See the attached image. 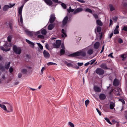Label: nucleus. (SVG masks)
<instances>
[{
    "label": "nucleus",
    "mask_w": 127,
    "mask_h": 127,
    "mask_svg": "<svg viewBox=\"0 0 127 127\" xmlns=\"http://www.w3.org/2000/svg\"><path fill=\"white\" fill-rule=\"evenodd\" d=\"M14 24L13 20L11 19L9 21V27L11 30L13 29V27Z\"/></svg>",
    "instance_id": "8"
},
{
    "label": "nucleus",
    "mask_w": 127,
    "mask_h": 127,
    "mask_svg": "<svg viewBox=\"0 0 127 127\" xmlns=\"http://www.w3.org/2000/svg\"><path fill=\"white\" fill-rule=\"evenodd\" d=\"M119 33V32L118 29H115L114 32V33L115 34H118Z\"/></svg>",
    "instance_id": "41"
},
{
    "label": "nucleus",
    "mask_w": 127,
    "mask_h": 127,
    "mask_svg": "<svg viewBox=\"0 0 127 127\" xmlns=\"http://www.w3.org/2000/svg\"><path fill=\"white\" fill-rule=\"evenodd\" d=\"M55 15L52 14L50 16L49 22L51 23H53L55 21Z\"/></svg>",
    "instance_id": "10"
},
{
    "label": "nucleus",
    "mask_w": 127,
    "mask_h": 127,
    "mask_svg": "<svg viewBox=\"0 0 127 127\" xmlns=\"http://www.w3.org/2000/svg\"><path fill=\"white\" fill-rule=\"evenodd\" d=\"M124 54H122L121 55V57L122 58V60H124L126 58V57L124 56Z\"/></svg>",
    "instance_id": "56"
},
{
    "label": "nucleus",
    "mask_w": 127,
    "mask_h": 127,
    "mask_svg": "<svg viewBox=\"0 0 127 127\" xmlns=\"http://www.w3.org/2000/svg\"><path fill=\"white\" fill-rule=\"evenodd\" d=\"M27 71V70L25 69H23L22 70V72L24 73H26Z\"/></svg>",
    "instance_id": "52"
},
{
    "label": "nucleus",
    "mask_w": 127,
    "mask_h": 127,
    "mask_svg": "<svg viewBox=\"0 0 127 127\" xmlns=\"http://www.w3.org/2000/svg\"><path fill=\"white\" fill-rule=\"evenodd\" d=\"M25 32L28 36L30 37H32V36L33 33L32 32L30 31L26 30H25Z\"/></svg>",
    "instance_id": "18"
},
{
    "label": "nucleus",
    "mask_w": 127,
    "mask_h": 127,
    "mask_svg": "<svg viewBox=\"0 0 127 127\" xmlns=\"http://www.w3.org/2000/svg\"><path fill=\"white\" fill-rule=\"evenodd\" d=\"M10 63H11L9 62L8 63V64H5V67L6 69L7 70L9 69Z\"/></svg>",
    "instance_id": "28"
},
{
    "label": "nucleus",
    "mask_w": 127,
    "mask_h": 127,
    "mask_svg": "<svg viewBox=\"0 0 127 127\" xmlns=\"http://www.w3.org/2000/svg\"><path fill=\"white\" fill-rule=\"evenodd\" d=\"M22 9L23 8H19V9L18 10V16H19V15H22Z\"/></svg>",
    "instance_id": "31"
},
{
    "label": "nucleus",
    "mask_w": 127,
    "mask_h": 127,
    "mask_svg": "<svg viewBox=\"0 0 127 127\" xmlns=\"http://www.w3.org/2000/svg\"><path fill=\"white\" fill-rule=\"evenodd\" d=\"M12 45L11 43L6 42L3 45V46H0V49L5 52H7L10 51L11 48L10 47Z\"/></svg>",
    "instance_id": "1"
},
{
    "label": "nucleus",
    "mask_w": 127,
    "mask_h": 127,
    "mask_svg": "<svg viewBox=\"0 0 127 127\" xmlns=\"http://www.w3.org/2000/svg\"><path fill=\"white\" fill-rule=\"evenodd\" d=\"M125 113H126L125 115V119L127 120V110L125 111Z\"/></svg>",
    "instance_id": "58"
},
{
    "label": "nucleus",
    "mask_w": 127,
    "mask_h": 127,
    "mask_svg": "<svg viewBox=\"0 0 127 127\" xmlns=\"http://www.w3.org/2000/svg\"><path fill=\"white\" fill-rule=\"evenodd\" d=\"M100 45L99 42L97 41L94 44V48L97 49L99 47Z\"/></svg>",
    "instance_id": "19"
},
{
    "label": "nucleus",
    "mask_w": 127,
    "mask_h": 127,
    "mask_svg": "<svg viewBox=\"0 0 127 127\" xmlns=\"http://www.w3.org/2000/svg\"><path fill=\"white\" fill-rule=\"evenodd\" d=\"M61 46L62 49H65V48L64 44L62 43L61 45Z\"/></svg>",
    "instance_id": "57"
},
{
    "label": "nucleus",
    "mask_w": 127,
    "mask_h": 127,
    "mask_svg": "<svg viewBox=\"0 0 127 127\" xmlns=\"http://www.w3.org/2000/svg\"><path fill=\"white\" fill-rule=\"evenodd\" d=\"M15 5V4H10L9 5H5L4 6L3 8H11L14 6Z\"/></svg>",
    "instance_id": "24"
},
{
    "label": "nucleus",
    "mask_w": 127,
    "mask_h": 127,
    "mask_svg": "<svg viewBox=\"0 0 127 127\" xmlns=\"http://www.w3.org/2000/svg\"><path fill=\"white\" fill-rule=\"evenodd\" d=\"M61 5L63 8H66V4L64 3H61Z\"/></svg>",
    "instance_id": "51"
},
{
    "label": "nucleus",
    "mask_w": 127,
    "mask_h": 127,
    "mask_svg": "<svg viewBox=\"0 0 127 127\" xmlns=\"http://www.w3.org/2000/svg\"><path fill=\"white\" fill-rule=\"evenodd\" d=\"M101 28L100 26H98L97 27V31L98 32H100L101 31Z\"/></svg>",
    "instance_id": "37"
},
{
    "label": "nucleus",
    "mask_w": 127,
    "mask_h": 127,
    "mask_svg": "<svg viewBox=\"0 0 127 127\" xmlns=\"http://www.w3.org/2000/svg\"><path fill=\"white\" fill-rule=\"evenodd\" d=\"M65 49H61L60 50V55L61 56L64 55L65 53Z\"/></svg>",
    "instance_id": "29"
},
{
    "label": "nucleus",
    "mask_w": 127,
    "mask_h": 127,
    "mask_svg": "<svg viewBox=\"0 0 127 127\" xmlns=\"http://www.w3.org/2000/svg\"><path fill=\"white\" fill-rule=\"evenodd\" d=\"M100 67L104 69H108V68L107 66V65L105 64H102L100 66Z\"/></svg>",
    "instance_id": "20"
},
{
    "label": "nucleus",
    "mask_w": 127,
    "mask_h": 127,
    "mask_svg": "<svg viewBox=\"0 0 127 127\" xmlns=\"http://www.w3.org/2000/svg\"><path fill=\"white\" fill-rule=\"evenodd\" d=\"M43 56L46 59H49L50 57V55L49 52L45 50H44L43 52Z\"/></svg>",
    "instance_id": "9"
},
{
    "label": "nucleus",
    "mask_w": 127,
    "mask_h": 127,
    "mask_svg": "<svg viewBox=\"0 0 127 127\" xmlns=\"http://www.w3.org/2000/svg\"><path fill=\"white\" fill-rule=\"evenodd\" d=\"M54 25L53 24H50L48 27V29L49 30H52L54 27Z\"/></svg>",
    "instance_id": "23"
},
{
    "label": "nucleus",
    "mask_w": 127,
    "mask_h": 127,
    "mask_svg": "<svg viewBox=\"0 0 127 127\" xmlns=\"http://www.w3.org/2000/svg\"><path fill=\"white\" fill-rule=\"evenodd\" d=\"M74 9H72L71 8H68L67 9V11L69 13L71 12H73L74 14H75L76 13L81 12L82 11L83 8H77L74 11Z\"/></svg>",
    "instance_id": "3"
},
{
    "label": "nucleus",
    "mask_w": 127,
    "mask_h": 127,
    "mask_svg": "<svg viewBox=\"0 0 127 127\" xmlns=\"http://www.w3.org/2000/svg\"><path fill=\"white\" fill-rule=\"evenodd\" d=\"M37 37L43 39L44 38V36L40 34L37 36Z\"/></svg>",
    "instance_id": "46"
},
{
    "label": "nucleus",
    "mask_w": 127,
    "mask_h": 127,
    "mask_svg": "<svg viewBox=\"0 0 127 127\" xmlns=\"http://www.w3.org/2000/svg\"><path fill=\"white\" fill-rule=\"evenodd\" d=\"M68 13H67V16L64 18L62 21V25L63 26H64L66 24L69 22L70 20V19H69V20H68Z\"/></svg>",
    "instance_id": "6"
},
{
    "label": "nucleus",
    "mask_w": 127,
    "mask_h": 127,
    "mask_svg": "<svg viewBox=\"0 0 127 127\" xmlns=\"http://www.w3.org/2000/svg\"><path fill=\"white\" fill-rule=\"evenodd\" d=\"M122 30L127 32V27L126 26H124L123 28L122 29Z\"/></svg>",
    "instance_id": "53"
},
{
    "label": "nucleus",
    "mask_w": 127,
    "mask_h": 127,
    "mask_svg": "<svg viewBox=\"0 0 127 127\" xmlns=\"http://www.w3.org/2000/svg\"><path fill=\"white\" fill-rule=\"evenodd\" d=\"M0 107L2 108L4 110L6 111L7 108L5 105L0 104Z\"/></svg>",
    "instance_id": "27"
},
{
    "label": "nucleus",
    "mask_w": 127,
    "mask_h": 127,
    "mask_svg": "<svg viewBox=\"0 0 127 127\" xmlns=\"http://www.w3.org/2000/svg\"><path fill=\"white\" fill-rule=\"evenodd\" d=\"M65 64L67 65V66L69 67H70L72 66V64L71 63H68L67 62H65Z\"/></svg>",
    "instance_id": "42"
},
{
    "label": "nucleus",
    "mask_w": 127,
    "mask_h": 127,
    "mask_svg": "<svg viewBox=\"0 0 127 127\" xmlns=\"http://www.w3.org/2000/svg\"><path fill=\"white\" fill-rule=\"evenodd\" d=\"M95 72L99 75H102L104 73V71L101 68H97L95 70Z\"/></svg>",
    "instance_id": "5"
},
{
    "label": "nucleus",
    "mask_w": 127,
    "mask_h": 127,
    "mask_svg": "<svg viewBox=\"0 0 127 127\" xmlns=\"http://www.w3.org/2000/svg\"><path fill=\"white\" fill-rule=\"evenodd\" d=\"M36 43L41 49L42 50L43 49V46L41 44L38 43Z\"/></svg>",
    "instance_id": "38"
},
{
    "label": "nucleus",
    "mask_w": 127,
    "mask_h": 127,
    "mask_svg": "<svg viewBox=\"0 0 127 127\" xmlns=\"http://www.w3.org/2000/svg\"><path fill=\"white\" fill-rule=\"evenodd\" d=\"M44 1L48 5L51 6L53 4V2L51 0H44Z\"/></svg>",
    "instance_id": "16"
},
{
    "label": "nucleus",
    "mask_w": 127,
    "mask_h": 127,
    "mask_svg": "<svg viewBox=\"0 0 127 127\" xmlns=\"http://www.w3.org/2000/svg\"><path fill=\"white\" fill-rule=\"evenodd\" d=\"M96 22L97 24L99 26H101L103 25L102 22L100 20L98 19L96 21Z\"/></svg>",
    "instance_id": "26"
},
{
    "label": "nucleus",
    "mask_w": 127,
    "mask_h": 127,
    "mask_svg": "<svg viewBox=\"0 0 127 127\" xmlns=\"http://www.w3.org/2000/svg\"><path fill=\"white\" fill-rule=\"evenodd\" d=\"M96 110L97 111V112H98V113L99 115L100 116L101 115V112L99 110V109L97 108H96Z\"/></svg>",
    "instance_id": "61"
},
{
    "label": "nucleus",
    "mask_w": 127,
    "mask_h": 127,
    "mask_svg": "<svg viewBox=\"0 0 127 127\" xmlns=\"http://www.w3.org/2000/svg\"><path fill=\"white\" fill-rule=\"evenodd\" d=\"M119 100L122 102V103L124 104H125V101L124 100V99H122L119 98Z\"/></svg>",
    "instance_id": "48"
},
{
    "label": "nucleus",
    "mask_w": 127,
    "mask_h": 127,
    "mask_svg": "<svg viewBox=\"0 0 127 127\" xmlns=\"http://www.w3.org/2000/svg\"><path fill=\"white\" fill-rule=\"evenodd\" d=\"M78 53H79L78 55H79V56L85 57L86 55V53L84 51H78Z\"/></svg>",
    "instance_id": "11"
},
{
    "label": "nucleus",
    "mask_w": 127,
    "mask_h": 127,
    "mask_svg": "<svg viewBox=\"0 0 127 127\" xmlns=\"http://www.w3.org/2000/svg\"><path fill=\"white\" fill-rule=\"evenodd\" d=\"M96 60L95 59H94L90 61V62H91L90 64L92 65L95 62Z\"/></svg>",
    "instance_id": "44"
},
{
    "label": "nucleus",
    "mask_w": 127,
    "mask_h": 127,
    "mask_svg": "<svg viewBox=\"0 0 127 127\" xmlns=\"http://www.w3.org/2000/svg\"><path fill=\"white\" fill-rule=\"evenodd\" d=\"M124 6L125 7H127V3H124L123 4Z\"/></svg>",
    "instance_id": "64"
},
{
    "label": "nucleus",
    "mask_w": 127,
    "mask_h": 127,
    "mask_svg": "<svg viewBox=\"0 0 127 127\" xmlns=\"http://www.w3.org/2000/svg\"><path fill=\"white\" fill-rule=\"evenodd\" d=\"M13 50L16 54L20 55L21 52V49L20 47H17L16 45H13Z\"/></svg>",
    "instance_id": "2"
},
{
    "label": "nucleus",
    "mask_w": 127,
    "mask_h": 127,
    "mask_svg": "<svg viewBox=\"0 0 127 127\" xmlns=\"http://www.w3.org/2000/svg\"><path fill=\"white\" fill-rule=\"evenodd\" d=\"M115 106V103L113 102H110V108L111 109H113Z\"/></svg>",
    "instance_id": "25"
},
{
    "label": "nucleus",
    "mask_w": 127,
    "mask_h": 127,
    "mask_svg": "<svg viewBox=\"0 0 127 127\" xmlns=\"http://www.w3.org/2000/svg\"><path fill=\"white\" fill-rule=\"evenodd\" d=\"M104 119L106 120L107 122L110 125H112V124L110 122L109 119L107 117L105 118Z\"/></svg>",
    "instance_id": "33"
},
{
    "label": "nucleus",
    "mask_w": 127,
    "mask_h": 127,
    "mask_svg": "<svg viewBox=\"0 0 127 127\" xmlns=\"http://www.w3.org/2000/svg\"><path fill=\"white\" fill-rule=\"evenodd\" d=\"M7 107L8 110L7 109L6 111L8 112H12L13 111V108L11 105L9 104H8L7 106Z\"/></svg>",
    "instance_id": "15"
},
{
    "label": "nucleus",
    "mask_w": 127,
    "mask_h": 127,
    "mask_svg": "<svg viewBox=\"0 0 127 127\" xmlns=\"http://www.w3.org/2000/svg\"><path fill=\"white\" fill-rule=\"evenodd\" d=\"M68 125H69L70 127H74V124L71 122H69L68 123Z\"/></svg>",
    "instance_id": "43"
},
{
    "label": "nucleus",
    "mask_w": 127,
    "mask_h": 127,
    "mask_svg": "<svg viewBox=\"0 0 127 127\" xmlns=\"http://www.w3.org/2000/svg\"><path fill=\"white\" fill-rule=\"evenodd\" d=\"M13 69L12 67H10L9 69V71L11 73L13 71Z\"/></svg>",
    "instance_id": "54"
},
{
    "label": "nucleus",
    "mask_w": 127,
    "mask_h": 127,
    "mask_svg": "<svg viewBox=\"0 0 127 127\" xmlns=\"http://www.w3.org/2000/svg\"><path fill=\"white\" fill-rule=\"evenodd\" d=\"M20 17V21L21 24H22L23 23V18L22 15H19L18 16Z\"/></svg>",
    "instance_id": "39"
},
{
    "label": "nucleus",
    "mask_w": 127,
    "mask_h": 127,
    "mask_svg": "<svg viewBox=\"0 0 127 127\" xmlns=\"http://www.w3.org/2000/svg\"><path fill=\"white\" fill-rule=\"evenodd\" d=\"M113 84L114 86H117L119 85V82L117 79L116 78L115 79Z\"/></svg>",
    "instance_id": "17"
},
{
    "label": "nucleus",
    "mask_w": 127,
    "mask_h": 127,
    "mask_svg": "<svg viewBox=\"0 0 127 127\" xmlns=\"http://www.w3.org/2000/svg\"><path fill=\"white\" fill-rule=\"evenodd\" d=\"M47 65H57V64H56L51 62H49L47 64Z\"/></svg>",
    "instance_id": "36"
},
{
    "label": "nucleus",
    "mask_w": 127,
    "mask_h": 127,
    "mask_svg": "<svg viewBox=\"0 0 127 127\" xmlns=\"http://www.w3.org/2000/svg\"><path fill=\"white\" fill-rule=\"evenodd\" d=\"M106 98V95L103 93L100 94L99 95V98L101 100H103L105 99Z\"/></svg>",
    "instance_id": "14"
},
{
    "label": "nucleus",
    "mask_w": 127,
    "mask_h": 127,
    "mask_svg": "<svg viewBox=\"0 0 127 127\" xmlns=\"http://www.w3.org/2000/svg\"><path fill=\"white\" fill-rule=\"evenodd\" d=\"M89 102L90 101L88 99H87L85 101V103L86 107L87 106V105H88Z\"/></svg>",
    "instance_id": "45"
},
{
    "label": "nucleus",
    "mask_w": 127,
    "mask_h": 127,
    "mask_svg": "<svg viewBox=\"0 0 127 127\" xmlns=\"http://www.w3.org/2000/svg\"><path fill=\"white\" fill-rule=\"evenodd\" d=\"M118 42L119 43H123V41L121 38H119L118 40Z\"/></svg>",
    "instance_id": "47"
},
{
    "label": "nucleus",
    "mask_w": 127,
    "mask_h": 127,
    "mask_svg": "<svg viewBox=\"0 0 127 127\" xmlns=\"http://www.w3.org/2000/svg\"><path fill=\"white\" fill-rule=\"evenodd\" d=\"M61 40H57L56 42V43L53 44V46L54 48H59L61 44Z\"/></svg>",
    "instance_id": "7"
},
{
    "label": "nucleus",
    "mask_w": 127,
    "mask_h": 127,
    "mask_svg": "<svg viewBox=\"0 0 127 127\" xmlns=\"http://www.w3.org/2000/svg\"><path fill=\"white\" fill-rule=\"evenodd\" d=\"M45 47L48 50H49V46L48 44H46L45 45Z\"/></svg>",
    "instance_id": "62"
},
{
    "label": "nucleus",
    "mask_w": 127,
    "mask_h": 127,
    "mask_svg": "<svg viewBox=\"0 0 127 127\" xmlns=\"http://www.w3.org/2000/svg\"><path fill=\"white\" fill-rule=\"evenodd\" d=\"M78 51H77L69 55L68 56L71 57H75L79 56V55H78Z\"/></svg>",
    "instance_id": "13"
},
{
    "label": "nucleus",
    "mask_w": 127,
    "mask_h": 127,
    "mask_svg": "<svg viewBox=\"0 0 127 127\" xmlns=\"http://www.w3.org/2000/svg\"><path fill=\"white\" fill-rule=\"evenodd\" d=\"M78 65L79 66H81L83 64V63H77Z\"/></svg>",
    "instance_id": "63"
},
{
    "label": "nucleus",
    "mask_w": 127,
    "mask_h": 127,
    "mask_svg": "<svg viewBox=\"0 0 127 127\" xmlns=\"http://www.w3.org/2000/svg\"><path fill=\"white\" fill-rule=\"evenodd\" d=\"M85 11L89 13L92 14V11L90 8H86Z\"/></svg>",
    "instance_id": "40"
},
{
    "label": "nucleus",
    "mask_w": 127,
    "mask_h": 127,
    "mask_svg": "<svg viewBox=\"0 0 127 127\" xmlns=\"http://www.w3.org/2000/svg\"><path fill=\"white\" fill-rule=\"evenodd\" d=\"M118 19V17L116 16H114L113 18V19L114 21L115 22H116Z\"/></svg>",
    "instance_id": "50"
},
{
    "label": "nucleus",
    "mask_w": 127,
    "mask_h": 127,
    "mask_svg": "<svg viewBox=\"0 0 127 127\" xmlns=\"http://www.w3.org/2000/svg\"><path fill=\"white\" fill-rule=\"evenodd\" d=\"M93 53V51L92 49H90L88 50L87 51V53L88 54L91 55Z\"/></svg>",
    "instance_id": "34"
},
{
    "label": "nucleus",
    "mask_w": 127,
    "mask_h": 127,
    "mask_svg": "<svg viewBox=\"0 0 127 127\" xmlns=\"http://www.w3.org/2000/svg\"><path fill=\"white\" fill-rule=\"evenodd\" d=\"M93 15L94 16L95 18L96 19L98 18V16L97 14H93Z\"/></svg>",
    "instance_id": "55"
},
{
    "label": "nucleus",
    "mask_w": 127,
    "mask_h": 127,
    "mask_svg": "<svg viewBox=\"0 0 127 127\" xmlns=\"http://www.w3.org/2000/svg\"><path fill=\"white\" fill-rule=\"evenodd\" d=\"M94 89L95 91L96 92H100L101 91L100 88L96 86H94Z\"/></svg>",
    "instance_id": "12"
},
{
    "label": "nucleus",
    "mask_w": 127,
    "mask_h": 127,
    "mask_svg": "<svg viewBox=\"0 0 127 127\" xmlns=\"http://www.w3.org/2000/svg\"><path fill=\"white\" fill-rule=\"evenodd\" d=\"M5 68L4 66L2 65L1 64H0V70H2V71H3L5 70Z\"/></svg>",
    "instance_id": "30"
},
{
    "label": "nucleus",
    "mask_w": 127,
    "mask_h": 127,
    "mask_svg": "<svg viewBox=\"0 0 127 127\" xmlns=\"http://www.w3.org/2000/svg\"><path fill=\"white\" fill-rule=\"evenodd\" d=\"M114 91L115 94L116 95V96H121L123 93L121 89L119 88H115L114 90Z\"/></svg>",
    "instance_id": "4"
},
{
    "label": "nucleus",
    "mask_w": 127,
    "mask_h": 127,
    "mask_svg": "<svg viewBox=\"0 0 127 127\" xmlns=\"http://www.w3.org/2000/svg\"><path fill=\"white\" fill-rule=\"evenodd\" d=\"M113 35V33L112 32L111 33H109L108 35V38L111 39Z\"/></svg>",
    "instance_id": "49"
},
{
    "label": "nucleus",
    "mask_w": 127,
    "mask_h": 127,
    "mask_svg": "<svg viewBox=\"0 0 127 127\" xmlns=\"http://www.w3.org/2000/svg\"><path fill=\"white\" fill-rule=\"evenodd\" d=\"M62 32L63 34L62 35V36L63 37H66L67 36L66 34V31H65L64 29H62Z\"/></svg>",
    "instance_id": "21"
},
{
    "label": "nucleus",
    "mask_w": 127,
    "mask_h": 127,
    "mask_svg": "<svg viewBox=\"0 0 127 127\" xmlns=\"http://www.w3.org/2000/svg\"><path fill=\"white\" fill-rule=\"evenodd\" d=\"M11 81V79H8L6 82V83H8L10 82Z\"/></svg>",
    "instance_id": "60"
},
{
    "label": "nucleus",
    "mask_w": 127,
    "mask_h": 127,
    "mask_svg": "<svg viewBox=\"0 0 127 127\" xmlns=\"http://www.w3.org/2000/svg\"><path fill=\"white\" fill-rule=\"evenodd\" d=\"M12 37L11 35H9L7 37V40L8 41L10 42L11 41V39Z\"/></svg>",
    "instance_id": "35"
},
{
    "label": "nucleus",
    "mask_w": 127,
    "mask_h": 127,
    "mask_svg": "<svg viewBox=\"0 0 127 127\" xmlns=\"http://www.w3.org/2000/svg\"><path fill=\"white\" fill-rule=\"evenodd\" d=\"M26 41L29 44L31 45H32V47L34 48V44L33 42L27 39H26Z\"/></svg>",
    "instance_id": "22"
},
{
    "label": "nucleus",
    "mask_w": 127,
    "mask_h": 127,
    "mask_svg": "<svg viewBox=\"0 0 127 127\" xmlns=\"http://www.w3.org/2000/svg\"><path fill=\"white\" fill-rule=\"evenodd\" d=\"M41 33L43 35H45L47 33V32L45 29H44L41 30Z\"/></svg>",
    "instance_id": "32"
},
{
    "label": "nucleus",
    "mask_w": 127,
    "mask_h": 127,
    "mask_svg": "<svg viewBox=\"0 0 127 127\" xmlns=\"http://www.w3.org/2000/svg\"><path fill=\"white\" fill-rule=\"evenodd\" d=\"M113 54V53H111L110 54H109L108 55V57H111L112 58H114V57H113L112 56V54Z\"/></svg>",
    "instance_id": "59"
}]
</instances>
